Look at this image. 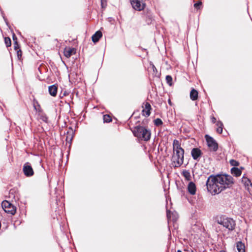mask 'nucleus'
Returning <instances> with one entry per match:
<instances>
[{
	"mask_svg": "<svg viewBox=\"0 0 252 252\" xmlns=\"http://www.w3.org/2000/svg\"><path fill=\"white\" fill-rule=\"evenodd\" d=\"M216 221L219 224L223 226L229 231L234 230L236 227V222L233 219L226 217L224 215L217 216Z\"/></svg>",
	"mask_w": 252,
	"mask_h": 252,
	"instance_id": "obj_3",
	"label": "nucleus"
},
{
	"mask_svg": "<svg viewBox=\"0 0 252 252\" xmlns=\"http://www.w3.org/2000/svg\"><path fill=\"white\" fill-rule=\"evenodd\" d=\"M33 107H34V109L36 111H40L41 110V108H40V106L39 105V104L38 103V101L34 99L33 100Z\"/></svg>",
	"mask_w": 252,
	"mask_h": 252,
	"instance_id": "obj_20",
	"label": "nucleus"
},
{
	"mask_svg": "<svg viewBox=\"0 0 252 252\" xmlns=\"http://www.w3.org/2000/svg\"><path fill=\"white\" fill-rule=\"evenodd\" d=\"M72 138V137L70 138V141H71V140Z\"/></svg>",
	"mask_w": 252,
	"mask_h": 252,
	"instance_id": "obj_43",
	"label": "nucleus"
},
{
	"mask_svg": "<svg viewBox=\"0 0 252 252\" xmlns=\"http://www.w3.org/2000/svg\"><path fill=\"white\" fill-rule=\"evenodd\" d=\"M42 117V120L44 122H47V121H48V118H47V116H43Z\"/></svg>",
	"mask_w": 252,
	"mask_h": 252,
	"instance_id": "obj_30",
	"label": "nucleus"
},
{
	"mask_svg": "<svg viewBox=\"0 0 252 252\" xmlns=\"http://www.w3.org/2000/svg\"><path fill=\"white\" fill-rule=\"evenodd\" d=\"M202 3L200 1H198L194 4V7L196 9H199Z\"/></svg>",
	"mask_w": 252,
	"mask_h": 252,
	"instance_id": "obj_28",
	"label": "nucleus"
},
{
	"mask_svg": "<svg viewBox=\"0 0 252 252\" xmlns=\"http://www.w3.org/2000/svg\"><path fill=\"white\" fill-rule=\"evenodd\" d=\"M248 178L247 177H245L244 176L243 177L242 179V182L244 184L245 183V182H247V179Z\"/></svg>",
	"mask_w": 252,
	"mask_h": 252,
	"instance_id": "obj_33",
	"label": "nucleus"
},
{
	"mask_svg": "<svg viewBox=\"0 0 252 252\" xmlns=\"http://www.w3.org/2000/svg\"><path fill=\"white\" fill-rule=\"evenodd\" d=\"M101 6H102V8L104 7H105L104 3L103 0H101Z\"/></svg>",
	"mask_w": 252,
	"mask_h": 252,
	"instance_id": "obj_38",
	"label": "nucleus"
},
{
	"mask_svg": "<svg viewBox=\"0 0 252 252\" xmlns=\"http://www.w3.org/2000/svg\"><path fill=\"white\" fill-rule=\"evenodd\" d=\"M189 96L192 100H196L198 98V93L195 89L192 88L190 92Z\"/></svg>",
	"mask_w": 252,
	"mask_h": 252,
	"instance_id": "obj_16",
	"label": "nucleus"
},
{
	"mask_svg": "<svg viewBox=\"0 0 252 252\" xmlns=\"http://www.w3.org/2000/svg\"><path fill=\"white\" fill-rule=\"evenodd\" d=\"M167 217L168 218H170V211L169 210H167Z\"/></svg>",
	"mask_w": 252,
	"mask_h": 252,
	"instance_id": "obj_35",
	"label": "nucleus"
},
{
	"mask_svg": "<svg viewBox=\"0 0 252 252\" xmlns=\"http://www.w3.org/2000/svg\"><path fill=\"white\" fill-rule=\"evenodd\" d=\"M13 39L14 42H15V41H17V37L14 33L13 34Z\"/></svg>",
	"mask_w": 252,
	"mask_h": 252,
	"instance_id": "obj_34",
	"label": "nucleus"
},
{
	"mask_svg": "<svg viewBox=\"0 0 252 252\" xmlns=\"http://www.w3.org/2000/svg\"><path fill=\"white\" fill-rule=\"evenodd\" d=\"M216 119L215 118V117H213L212 118V122L213 123H215L216 122Z\"/></svg>",
	"mask_w": 252,
	"mask_h": 252,
	"instance_id": "obj_37",
	"label": "nucleus"
},
{
	"mask_svg": "<svg viewBox=\"0 0 252 252\" xmlns=\"http://www.w3.org/2000/svg\"><path fill=\"white\" fill-rule=\"evenodd\" d=\"M16 51H17V55L18 59L19 60H21V58H22V52L20 49H18Z\"/></svg>",
	"mask_w": 252,
	"mask_h": 252,
	"instance_id": "obj_26",
	"label": "nucleus"
},
{
	"mask_svg": "<svg viewBox=\"0 0 252 252\" xmlns=\"http://www.w3.org/2000/svg\"><path fill=\"white\" fill-rule=\"evenodd\" d=\"M65 94H66V93H64V94H64V95H65Z\"/></svg>",
	"mask_w": 252,
	"mask_h": 252,
	"instance_id": "obj_44",
	"label": "nucleus"
},
{
	"mask_svg": "<svg viewBox=\"0 0 252 252\" xmlns=\"http://www.w3.org/2000/svg\"><path fill=\"white\" fill-rule=\"evenodd\" d=\"M236 247L238 252H245V245L242 242H238Z\"/></svg>",
	"mask_w": 252,
	"mask_h": 252,
	"instance_id": "obj_18",
	"label": "nucleus"
},
{
	"mask_svg": "<svg viewBox=\"0 0 252 252\" xmlns=\"http://www.w3.org/2000/svg\"><path fill=\"white\" fill-rule=\"evenodd\" d=\"M188 191L189 193L191 195H194L196 191V187L195 184L192 182H190L188 186Z\"/></svg>",
	"mask_w": 252,
	"mask_h": 252,
	"instance_id": "obj_13",
	"label": "nucleus"
},
{
	"mask_svg": "<svg viewBox=\"0 0 252 252\" xmlns=\"http://www.w3.org/2000/svg\"><path fill=\"white\" fill-rule=\"evenodd\" d=\"M65 94H66V93H64V94H64V95H65Z\"/></svg>",
	"mask_w": 252,
	"mask_h": 252,
	"instance_id": "obj_45",
	"label": "nucleus"
},
{
	"mask_svg": "<svg viewBox=\"0 0 252 252\" xmlns=\"http://www.w3.org/2000/svg\"><path fill=\"white\" fill-rule=\"evenodd\" d=\"M4 43L7 47H10L11 45V41L9 37L4 38Z\"/></svg>",
	"mask_w": 252,
	"mask_h": 252,
	"instance_id": "obj_22",
	"label": "nucleus"
},
{
	"mask_svg": "<svg viewBox=\"0 0 252 252\" xmlns=\"http://www.w3.org/2000/svg\"><path fill=\"white\" fill-rule=\"evenodd\" d=\"M202 153L201 151L197 148H193L191 151V155L193 159L199 161L201 157Z\"/></svg>",
	"mask_w": 252,
	"mask_h": 252,
	"instance_id": "obj_9",
	"label": "nucleus"
},
{
	"mask_svg": "<svg viewBox=\"0 0 252 252\" xmlns=\"http://www.w3.org/2000/svg\"><path fill=\"white\" fill-rule=\"evenodd\" d=\"M76 50L74 48H70V47H66L64 49L63 54L64 56L69 58L71 57V56L73 54H75L76 53Z\"/></svg>",
	"mask_w": 252,
	"mask_h": 252,
	"instance_id": "obj_12",
	"label": "nucleus"
},
{
	"mask_svg": "<svg viewBox=\"0 0 252 252\" xmlns=\"http://www.w3.org/2000/svg\"><path fill=\"white\" fill-rule=\"evenodd\" d=\"M217 126H218L217 131L219 133H221L222 132L223 124L220 121H218L217 123Z\"/></svg>",
	"mask_w": 252,
	"mask_h": 252,
	"instance_id": "obj_21",
	"label": "nucleus"
},
{
	"mask_svg": "<svg viewBox=\"0 0 252 252\" xmlns=\"http://www.w3.org/2000/svg\"><path fill=\"white\" fill-rule=\"evenodd\" d=\"M148 71L152 74L153 77L159 78L160 73L158 72L157 69L153 63H150V66L148 68Z\"/></svg>",
	"mask_w": 252,
	"mask_h": 252,
	"instance_id": "obj_11",
	"label": "nucleus"
},
{
	"mask_svg": "<svg viewBox=\"0 0 252 252\" xmlns=\"http://www.w3.org/2000/svg\"><path fill=\"white\" fill-rule=\"evenodd\" d=\"M231 172L232 175L236 177L240 176L242 173L241 170L235 167L231 168Z\"/></svg>",
	"mask_w": 252,
	"mask_h": 252,
	"instance_id": "obj_17",
	"label": "nucleus"
},
{
	"mask_svg": "<svg viewBox=\"0 0 252 252\" xmlns=\"http://www.w3.org/2000/svg\"><path fill=\"white\" fill-rule=\"evenodd\" d=\"M23 171L26 177H31L34 174L33 169L29 162H26L24 164Z\"/></svg>",
	"mask_w": 252,
	"mask_h": 252,
	"instance_id": "obj_7",
	"label": "nucleus"
},
{
	"mask_svg": "<svg viewBox=\"0 0 252 252\" xmlns=\"http://www.w3.org/2000/svg\"><path fill=\"white\" fill-rule=\"evenodd\" d=\"M234 184L233 178L227 174L211 175L207 179V190L212 195L219 194L227 188H230Z\"/></svg>",
	"mask_w": 252,
	"mask_h": 252,
	"instance_id": "obj_1",
	"label": "nucleus"
},
{
	"mask_svg": "<svg viewBox=\"0 0 252 252\" xmlns=\"http://www.w3.org/2000/svg\"><path fill=\"white\" fill-rule=\"evenodd\" d=\"M58 90V85L54 84L48 87V91L50 94L53 96H55L57 95Z\"/></svg>",
	"mask_w": 252,
	"mask_h": 252,
	"instance_id": "obj_14",
	"label": "nucleus"
},
{
	"mask_svg": "<svg viewBox=\"0 0 252 252\" xmlns=\"http://www.w3.org/2000/svg\"><path fill=\"white\" fill-rule=\"evenodd\" d=\"M165 79H172V78L171 76L168 75L166 76Z\"/></svg>",
	"mask_w": 252,
	"mask_h": 252,
	"instance_id": "obj_36",
	"label": "nucleus"
},
{
	"mask_svg": "<svg viewBox=\"0 0 252 252\" xmlns=\"http://www.w3.org/2000/svg\"><path fill=\"white\" fill-rule=\"evenodd\" d=\"M207 145L210 151L216 152L218 149V144L217 142L208 135H205Z\"/></svg>",
	"mask_w": 252,
	"mask_h": 252,
	"instance_id": "obj_6",
	"label": "nucleus"
},
{
	"mask_svg": "<svg viewBox=\"0 0 252 252\" xmlns=\"http://www.w3.org/2000/svg\"><path fill=\"white\" fill-rule=\"evenodd\" d=\"M162 124V121L159 118H157L154 120V124L157 126H161Z\"/></svg>",
	"mask_w": 252,
	"mask_h": 252,
	"instance_id": "obj_24",
	"label": "nucleus"
},
{
	"mask_svg": "<svg viewBox=\"0 0 252 252\" xmlns=\"http://www.w3.org/2000/svg\"><path fill=\"white\" fill-rule=\"evenodd\" d=\"M131 4L133 8L137 11H141L145 6V4L141 3L140 0H131Z\"/></svg>",
	"mask_w": 252,
	"mask_h": 252,
	"instance_id": "obj_8",
	"label": "nucleus"
},
{
	"mask_svg": "<svg viewBox=\"0 0 252 252\" xmlns=\"http://www.w3.org/2000/svg\"><path fill=\"white\" fill-rule=\"evenodd\" d=\"M103 121L104 123H109L112 121L111 117L109 115H103Z\"/></svg>",
	"mask_w": 252,
	"mask_h": 252,
	"instance_id": "obj_23",
	"label": "nucleus"
},
{
	"mask_svg": "<svg viewBox=\"0 0 252 252\" xmlns=\"http://www.w3.org/2000/svg\"><path fill=\"white\" fill-rule=\"evenodd\" d=\"M177 252H182L181 250H178Z\"/></svg>",
	"mask_w": 252,
	"mask_h": 252,
	"instance_id": "obj_40",
	"label": "nucleus"
},
{
	"mask_svg": "<svg viewBox=\"0 0 252 252\" xmlns=\"http://www.w3.org/2000/svg\"><path fill=\"white\" fill-rule=\"evenodd\" d=\"M14 48L15 50H17L20 49V45L17 41H15V42H14Z\"/></svg>",
	"mask_w": 252,
	"mask_h": 252,
	"instance_id": "obj_27",
	"label": "nucleus"
},
{
	"mask_svg": "<svg viewBox=\"0 0 252 252\" xmlns=\"http://www.w3.org/2000/svg\"><path fill=\"white\" fill-rule=\"evenodd\" d=\"M152 17L151 15L148 16V20H147L148 24L151 23L152 22Z\"/></svg>",
	"mask_w": 252,
	"mask_h": 252,
	"instance_id": "obj_31",
	"label": "nucleus"
},
{
	"mask_svg": "<svg viewBox=\"0 0 252 252\" xmlns=\"http://www.w3.org/2000/svg\"><path fill=\"white\" fill-rule=\"evenodd\" d=\"M102 36V33L101 31H98L95 32L92 36V39L94 43L97 42L100 38Z\"/></svg>",
	"mask_w": 252,
	"mask_h": 252,
	"instance_id": "obj_15",
	"label": "nucleus"
},
{
	"mask_svg": "<svg viewBox=\"0 0 252 252\" xmlns=\"http://www.w3.org/2000/svg\"><path fill=\"white\" fill-rule=\"evenodd\" d=\"M143 110L142 113L143 116L149 117L151 114V106L149 102H146L142 106Z\"/></svg>",
	"mask_w": 252,
	"mask_h": 252,
	"instance_id": "obj_10",
	"label": "nucleus"
},
{
	"mask_svg": "<svg viewBox=\"0 0 252 252\" xmlns=\"http://www.w3.org/2000/svg\"><path fill=\"white\" fill-rule=\"evenodd\" d=\"M182 175L186 180L189 181L191 180L190 173L189 170H184L182 172Z\"/></svg>",
	"mask_w": 252,
	"mask_h": 252,
	"instance_id": "obj_19",
	"label": "nucleus"
},
{
	"mask_svg": "<svg viewBox=\"0 0 252 252\" xmlns=\"http://www.w3.org/2000/svg\"><path fill=\"white\" fill-rule=\"evenodd\" d=\"M168 103H169L170 105H171V102L170 99H169V100H168Z\"/></svg>",
	"mask_w": 252,
	"mask_h": 252,
	"instance_id": "obj_39",
	"label": "nucleus"
},
{
	"mask_svg": "<svg viewBox=\"0 0 252 252\" xmlns=\"http://www.w3.org/2000/svg\"><path fill=\"white\" fill-rule=\"evenodd\" d=\"M230 163L232 166H234L235 167L239 165V162L234 159H231L230 160Z\"/></svg>",
	"mask_w": 252,
	"mask_h": 252,
	"instance_id": "obj_25",
	"label": "nucleus"
},
{
	"mask_svg": "<svg viewBox=\"0 0 252 252\" xmlns=\"http://www.w3.org/2000/svg\"><path fill=\"white\" fill-rule=\"evenodd\" d=\"M2 17L4 20L5 22L6 23V25H8V22H7V18L5 17V16L2 13Z\"/></svg>",
	"mask_w": 252,
	"mask_h": 252,
	"instance_id": "obj_32",
	"label": "nucleus"
},
{
	"mask_svg": "<svg viewBox=\"0 0 252 252\" xmlns=\"http://www.w3.org/2000/svg\"><path fill=\"white\" fill-rule=\"evenodd\" d=\"M1 206L5 212L11 215H14L16 212V207L8 201H2Z\"/></svg>",
	"mask_w": 252,
	"mask_h": 252,
	"instance_id": "obj_5",
	"label": "nucleus"
},
{
	"mask_svg": "<svg viewBox=\"0 0 252 252\" xmlns=\"http://www.w3.org/2000/svg\"><path fill=\"white\" fill-rule=\"evenodd\" d=\"M174 155L172 158V165L174 167H180L184 161V150L181 148L178 140L175 139L173 143Z\"/></svg>",
	"mask_w": 252,
	"mask_h": 252,
	"instance_id": "obj_2",
	"label": "nucleus"
},
{
	"mask_svg": "<svg viewBox=\"0 0 252 252\" xmlns=\"http://www.w3.org/2000/svg\"><path fill=\"white\" fill-rule=\"evenodd\" d=\"M220 252H225L224 251H220Z\"/></svg>",
	"mask_w": 252,
	"mask_h": 252,
	"instance_id": "obj_41",
	"label": "nucleus"
},
{
	"mask_svg": "<svg viewBox=\"0 0 252 252\" xmlns=\"http://www.w3.org/2000/svg\"><path fill=\"white\" fill-rule=\"evenodd\" d=\"M68 136H67V137H66V140H68Z\"/></svg>",
	"mask_w": 252,
	"mask_h": 252,
	"instance_id": "obj_42",
	"label": "nucleus"
},
{
	"mask_svg": "<svg viewBox=\"0 0 252 252\" xmlns=\"http://www.w3.org/2000/svg\"><path fill=\"white\" fill-rule=\"evenodd\" d=\"M167 84L170 86H171L173 84V80H166Z\"/></svg>",
	"mask_w": 252,
	"mask_h": 252,
	"instance_id": "obj_29",
	"label": "nucleus"
},
{
	"mask_svg": "<svg viewBox=\"0 0 252 252\" xmlns=\"http://www.w3.org/2000/svg\"><path fill=\"white\" fill-rule=\"evenodd\" d=\"M132 132L135 136L144 141H148L151 137L150 131L142 126H135Z\"/></svg>",
	"mask_w": 252,
	"mask_h": 252,
	"instance_id": "obj_4",
	"label": "nucleus"
}]
</instances>
